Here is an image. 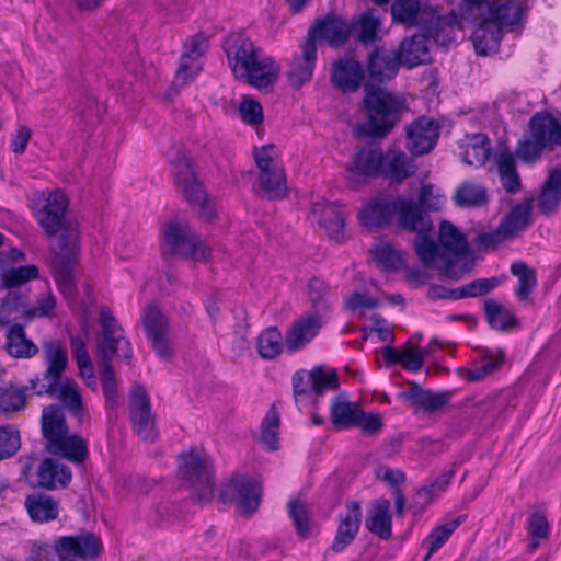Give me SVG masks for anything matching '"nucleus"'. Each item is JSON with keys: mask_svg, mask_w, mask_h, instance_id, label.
I'll list each match as a JSON object with an SVG mask.
<instances>
[{"mask_svg": "<svg viewBox=\"0 0 561 561\" xmlns=\"http://www.w3.org/2000/svg\"><path fill=\"white\" fill-rule=\"evenodd\" d=\"M439 137V125L432 118L419 117L407 128V148L414 156L430 152Z\"/></svg>", "mask_w": 561, "mask_h": 561, "instance_id": "obj_17", "label": "nucleus"}, {"mask_svg": "<svg viewBox=\"0 0 561 561\" xmlns=\"http://www.w3.org/2000/svg\"><path fill=\"white\" fill-rule=\"evenodd\" d=\"M496 171L502 187L510 194H516L522 187L520 176L517 172L513 153L503 151L496 157Z\"/></svg>", "mask_w": 561, "mask_h": 561, "instance_id": "obj_43", "label": "nucleus"}, {"mask_svg": "<svg viewBox=\"0 0 561 561\" xmlns=\"http://www.w3.org/2000/svg\"><path fill=\"white\" fill-rule=\"evenodd\" d=\"M308 297L312 308L319 313H325L331 309V291L324 280L313 277L308 284Z\"/></svg>", "mask_w": 561, "mask_h": 561, "instance_id": "obj_53", "label": "nucleus"}, {"mask_svg": "<svg viewBox=\"0 0 561 561\" xmlns=\"http://www.w3.org/2000/svg\"><path fill=\"white\" fill-rule=\"evenodd\" d=\"M561 199V169L553 168L538 198V207L545 215H550L556 211Z\"/></svg>", "mask_w": 561, "mask_h": 561, "instance_id": "obj_42", "label": "nucleus"}, {"mask_svg": "<svg viewBox=\"0 0 561 561\" xmlns=\"http://www.w3.org/2000/svg\"><path fill=\"white\" fill-rule=\"evenodd\" d=\"M222 48L237 79L255 88L268 87L277 80L279 66L245 35H227Z\"/></svg>", "mask_w": 561, "mask_h": 561, "instance_id": "obj_3", "label": "nucleus"}, {"mask_svg": "<svg viewBox=\"0 0 561 561\" xmlns=\"http://www.w3.org/2000/svg\"><path fill=\"white\" fill-rule=\"evenodd\" d=\"M43 360L46 370L42 378L31 381V388L36 394H54L62 373L68 366V355L62 343L57 340H45L42 343Z\"/></svg>", "mask_w": 561, "mask_h": 561, "instance_id": "obj_9", "label": "nucleus"}, {"mask_svg": "<svg viewBox=\"0 0 561 561\" xmlns=\"http://www.w3.org/2000/svg\"><path fill=\"white\" fill-rule=\"evenodd\" d=\"M68 198L62 191L49 192L34 216L48 237L58 236L57 253L53 262V277L66 299L75 294L73 271L80 253L78 224L66 217Z\"/></svg>", "mask_w": 561, "mask_h": 561, "instance_id": "obj_1", "label": "nucleus"}, {"mask_svg": "<svg viewBox=\"0 0 561 561\" xmlns=\"http://www.w3.org/2000/svg\"><path fill=\"white\" fill-rule=\"evenodd\" d=\"M25 405V393L13 386L0 388V411L9 413L23 409Z\"/></svg>", "mask_w": 561, "mask_h": 561, "instance_id": "obj_61", "label": "nucleus"}, {"mask_svg": "<svg viewBox=\"0 0 561 561\" xmlns=\"http://www.w3.org/2000/svg\"><path fill=\"white\" fill-rule=\"evenodd\" d=\"M371 253L375 261L386 270H397L403 263L401 253L389 243L375 245Z\"/></svg>", "mask_w": 561, "mask_h": 561, "instance_id": "obj_57", "label": "nucleus"}, {"mask_svg": "<svg viewBox=\"0 0 561 561\" xmlns=\"http://www.w3.org/2000/svg\"><path fill=\"white\" fill-rule=\"evenodd\" d=\"M54 550L59 561H93L103 550L101 538L93 533L61 536L54 541Z\"/></svg>", "mask_w": 561, "mask_h": 561, "instance_id": "obj_11", "label": "nucleus"}, {"mask_svg": "<svg viewBox=\"0 0 561 561\" xmlns=\"http://www.w3.org/2000/svg\"><path fill=\"white\" fill-rule=\"evenodd\" d=\"M360 407L348 401L345 396H335L330 405L331 422L339 430H348L355 427V422Z\"/></svg>", "mask_w": 561, "mask_h": 561, "instance_id": "obj_37", "label": "nucleus"}, {"mask_svg": "<svg viewBox=\"0 0 561 561\" xmlns=\"http://www.w3.org/2000/svg\"><path fill=\"white\" fill-rule=\"evenodd\" d=\"M100 327L96 337V352L101 358L100 380L105 400L114 409L118 405L119 396L112 359L116 356L130 364L133 353L130 343L108 308L103 307L100 311Z\"/></svg>", "mask_w": 561, "mask_h": 561, "instance_id": "obj_4", "label": "nucleus"}, {"mask_svg": "<svg viewBox=\"0 0 561 561\" xmlns=\"http://www.w3.org/2000/svg\"><path fill=\"white\" fill-rule=\"evenodd\" d=\"M253 158L255 164L259 169V172L271 171L273 169H283V167L277 161L278 159V150L277 148L270 144L259 148L253 149Z\"/></svg>", "mask_w": 561, "mask_h": 561, "instance_id": "obj_60", "label": "nucleus"}, {"mask_svg": "<svg viewBox=\"0 0 561 561\" xmlns=\"http://www.w3.org/2000/svg\"><path fill=\"white\" fill-rule=\"evenodd\" d=\"M485 317L492 329L503 331L516 324L513 311L494 299L484 301Z\"/></svg>", "mask_w": 561, "mask_h": 561, "instance_id": "obj_46", "label": "nucleus"}, {"mask_svg": "<svg viewBox=\"0 0 561 561\" xmlns=\"http://www.w3.org/2000/svg\"><path fill=\"white\" fill-rule=\"evenodd\" d=\"M525 10V3L522 0H492L486 2L481 14L500 27L512 30L522 23Z\"/></svg>", "mask_w": 561, "mask_h": 561, "instance_id": "obj_18", "label": "nucleus"}, {"mask_svg": "<svg viewBox=\"0 0 561 561\" xmlns=\"http://www.w3.org/2000/svg\"><path fill=\"white\" fill-rule=\"evenodd\" d=\"M42 433L48 453L76 465L82 463L88 458V442L79 435L69 433L60 408L50 405L43 410Z\"/></svg>", "mask_w": 561, "mask_h": 561, "instance_id": "obj_6", "label": "nucleus"}, {"mask_svg": "<svg viewBox=\"0 0 561 561\" xmlns=\"http://www.w3.org/2000/svg\"><path fill=\"white\" fill-rule=\"evenodd\" d=\"M462 160L473 167L483 165L491 154V142L483 134L466 136L462 145Z\"/></svg>", "mask_w": 561, "mask_h": 561, "instance_id": "obj_40", "label": "nucleus"}, {"mask_svg": "<svg viewBox=\"0 0 561 561\" xmlns=\"http://www.w3.org/2000/svg\"><path fill=\"white\" fill-rule=\"evenodd\" d=\"M38 275V267L34 264L8 268L0 273V286L5 289L16 290V287L36 279Z\"/></svg>", "mask_w": 561, "mask_h": 561, "instance_id": "obj_48", "label": "nucleus"}, {"mask_svg": "<svg viewBox=\"0 0 561 561\" xmlns=\"http://www.w3.org/2000/svg\"><path fill=\"white\" fill-rule=\"evenodd\" d=\"M382 167V150L376 146L362 148L353 158L348 168L353 176H377L380 175Z\"/></svg>", "mask_w": 561, "mask_h": 561, "instance_id": "obj_32", "label": "nucleus"}, {"mask_svg": "<svg viewBox=\"0 0 561 561\" xmlns=\"http://www.w3.org/2000/svg\"><path fill=\"white\" fill-rule=\"evenodd\" d=\"M7 350L16 358H31L37 354V346L26 337L21 324H13L7 333Z\"/></svg>", "mask_w": 561, "mask_h": 561, "instance_id": "obj_44", "label": "nucleus"}, {"mask_svg": "<svg viewBox=\"0 0 561 561\" xmlns=\"http://www.w3.org/2000/svg\"><path fill=\"white\" fill-rule=\"evenodd\" d=\"M59 392L58 397L60 401L72 410L75 413L80 412L82 408V399L79 391V387L75 381H65L57 386L56 392Z\"/></svg>", "mask_w": 561, "mask_h": 561, "instance_id": "obj_62", "label": "nucleus"}, {"mask_svg": "<svg viewBox=\"0 0 561 561\" xmlns=\"http://www.w3.org/2000/svg\"><path fill=\"white\" fill-rule=\"evenodd\" d=\"M288 515L299 537L307 538L310 535V517L306 504L300 500H291L288 503Z\"/></svg>", "mask_w": 561, "mask_h": 561, "instance_id": "obj_56", "label": "nucleus"}, {"mask_svg": "<svg viewBox=\"0 0 561 561\" xmlns=\"http://www.w3.org/2000/svg\"><path fill=\"white\" fill-rule=\"evenodd\" d=\"M531 204L529 201L514 206L511 211L501 221L502 228L512 238L518 232L525 230L530 224Z\"/></svg>", "mask_w": 561, "mask_h": 561, "instance_id": "obj_45", "label": "nucleus"}, {"mask_svg": "<svg viewBox=\"0 0 561 561\" xmlns=\"http://www.w3.org/2000/svg\"><path fill=\"white\" fill-rule=\"evenodd\" d=\"M400 397L408 400L411 405L422 408L426 412H435L449 401L448 393H435L419 386L401 392Z\"/></svg>", "mask_w": 561, "mask_h": 561, "instance_id": "obj_41", "label": "nucleus"}, {"mask_svg": "<svg viewBox=\"0 0 561 561\" xmlns=\"http://www.w3.org/2000/svg\"><path fill=\"white\" fill-rule=\"evenodd\" d=\"M211 249L187 224L178 222V259L206 261Z\"/></svg>", "mask_w": 561, "mask_h": 561, "instance_id": "obj_21", "label": "nucleus"}, {"mask_svg": "<svg viewBox=\"0 0 561 561\" xmlns=\"http://www.w3.org/2000/svg\"><path fill=\"white\" fill-rule=\"evenodd\" d=\"M391 14L396 22L409 27L419 26L431 30L438 25V11L417 0H394L391 5Z\"/></svg>", "mask_w": 561, "mask_h": 561, "instance_id": "obj_14", "label": "nucleus"}, {"mask_svg": "<svg viewBox=\"0 0 561 561\" xmlns=\"http://www.w3.org/2000/svg\"><path fill=\"white\" fill-rule=\"evenodd\" d=\"M25 508L33 522L48 523L58 517V503L45 494H32L25 499Z\"/></svg>", "mask_w": 561, "mask_h": 561, "instance_id": "obj_39", "label": "nucleus"}, {"mask_svg": "<svg viewBox=\"0 0 561 561\" xmlns=\"http://www.w3.org/2000/svg\"><path fill=\"white\" fill-rule=\"evenodd\" d=\"M390 506L389 500L378 499L371 503L365 518L367 530L382 540H387L392 536Z\"/></svg>", "mask_w": 561, "mask_h": 561, "instance_id": "obj_28", "label": "nucleus"}, {"mask_svg": "<svg viewBox=\"0 0 561 561\" xmlns=\"http://www.w3.org/2000/svg\"><path fill=\"white\" fill-rule=\"evenodd\" d=\"M415 165L408 156L398 150L382 152L380 175L391 182H402L414 173Z\"/></svg>", "mask_w": 561, "mask_h": 561, "instance_id": "obj_33", "label": "nucleus"}, {"mask_svg": "<svg viewBox=\"0 0 561 561\" xmlns=\"http://www.w3.org/2000/svg\"><path fill=\"white\" fill-rule=\"evenodd\" d=\"M462 520V516L457 517L453 520H449L448 523L438 525L430 533V535L423 541V546L427 548V554L425 556L424 561H428L431 556L445 545L450 535L458 528Z\"/></svg>", "mask_w": 561, "mask_h": 561, "instance_id": "obj_49", "label": "nucleus"}, {"mask_svg": "<svg viewBox=\"0 0 561 561\" xmlns=\"http://www.w3.org/2000/svg\"><path fill=\"white\" fill-rule=\"evenodd\" d=\"M314 376V397L322 396L328 390H335L339 387L337 374L332 368L317 366L312 368Z\"/></svg>", "mask_w": 561, "mask_h": 561, "instance_id": "obj_59", "label": "nucleus"}, {"mask_svg": "<svg viewBox=\"0 0 561 561\" xmlns=\"http://www.w3.org/2000/svg\"><path fill=\"white\" fill-rule=\"evenodd\" d=\"M502 27H500L483 14H479V22L474 28L471 41L477 54L488 55L495 51L502 38Z\"/></svg>", "mask_w": 561, "mask_h": 561, "instance_id": "obj_30", "label": "nucleus"}, {"mask_svg": "<svg viewBox=\"0 0 561 561\" xmlns=\"http://www.w3.org/2000/svg\"><path fill=\"white\" fill-rule=\"evenodd\" d=\"M19 432L12 426H0V459L12 457L20 448Z\"/></svg>", "mask_w": 561, "mask_h": 561, "instance_id": "obj_63", "label": "nucleus"}, {"mask_svg": "<svg viewBox=\"0 0 561 561\" xmlns=\"http://www.w3.org/2000/svg\"><path fill=\"white\" fill-rule=\"evenodd\" d=\"M398 225L415 232L414 250L419 260L427 267L439 270L446 277L459 279L472 268V261L460 270L453 265V257L443 247L430 238L433 221L413 201H401L398 206Z\"/></svg>", "mask_w": 561, "mask_h": 561, "instance_id": "obj_2", "label": "nucleus"}, {"mask_svg": "<svg viewBox=\"0 0 561 561\" xmlns=\"http://www.w3.org/2000/svg\"><path fill=\"white\" fill-rule=\"evenodd\" d=\"M401 201L390 203L386 198L370 199L358 213L360 225L368 229H378L386 226L394 213L398 215L397 206Z\"/></svg>", "mask_w": 561, "mask_h": 561, "instance_id": "obj_24", "label": "nucleus"}, {"mask_svg": "<svg viewBox=\"0 0 561 561\" xmlns=\"http://www.w3.org/2000/svg\"><path fill=\"white\" fill-rule=\"evenodd\" d=\"M400 67L398 54L386 48H376L369 56L367 70L376 82L389 81L396 77Z\"/></svg>", "mask_w": 561, "mask_h": 561, "instance_id": "obj_26", "label": "nucleus"}, {"mask_svg": "<svg viewBox=\"0 0 561 561\" xmlns=\"http://www.w3.org/2000/svg\"><path fill=\"white\" fill-rule=\"evenodd\" d=\"M257 192L268 199H283L287 196L288 187L284 169L259 172Z\"/></svg>", "mask_w": 561, "mask_h": 561, "instance_id": "obj_35", "label": "nucleus"}, {"mask_svg": "<svg viewBox=\"0 0 561 561\" xmlns=\"http://www.w3.org/2000/svg\"><path fill=\"white\" fill-rule=\"evenodd\" d=\"M368 121L363 126V131L370 137L386 136L404 108V99L390 92L377 89L367 90L364 99Z\"/></svg>", "mask_w": 561, "mask_h": 561, "instance_id": "obj_7", "label": "nucleus"}, {"mask_svg": "<svg viewBox=\"0 0 561 561\" xmlns=\"http://www.w3.org/2000/svg\"><path fill=\"white\" fill-rule=\"evenodd\" d=\"M311 213L329 238L340 239L343 236L344 216L339 204L328 202L314 203Z\"/></svg>", "mask_w": 561, "mask_h": 561, "instance_id": "obj_25", "label": "nucleus"}, {"mask_svg": "<svg viewBox=\"0 0 561 561\" xmlns=\"http://www.w3.org/2000/svg\"><path fill=\"white\" fill-rule=\"evenodd\" d=\"M546 148L548 147L530 134L518 141L515 153L522 161L534 163L539 160Z\"/></svg>", "mask_w": 561, "mask_h": 561, "instance_id": "obj_58", "label": "nucleus"}, {"mask_svg": "<svg viewBox=\"0 0 561 561\" xmlns=\"http://www.w3.org/2000/svg\"><path fill=\"white\" fill-rule=\"evenodd\" d=\"M31 306L28 296L21 290H9L0 302V322L8 324L11 321H30Z\"/></svg>", "mask_w": 561, "mask_h": 561, "instance_id": "obj_34", "label": "nucleus"}, {"mask_svg": "<svg viewBox=\"0 0 561 561\" xmlns=\"http://www.w3.org/2000/svg\"><path fill=\"white\" fill-rule=\"evenodd\" d=\"M293 391L296 403L301 407L313 400L314 376L311 370H298L291 378Z\"/></svg>", "mask_w": 561, "mask_h": 561, "instance_id": "obj_52", "label": "nucleus"}, {"mask_svg": "<svg viewBox=\"0 0 561 561\" xmlns=\"http://www.w3.org/2000/svg\"><path fill=\"white\" fill-rule=\"evenodd\" d=\"M511 272L518 278V285L514 290L516 297L522 301L527 300L537 286L535 270L523 261H515L511 265Z\"/></svg>", "mask_w": 561, "mask_h": 561, "instance_id": "obj_47", "label": "nucleus"}, {"mask_svg": "<svg viewBox=\"0 0 561 561\" xmlns=\"http://www.w3.org/2000/svg\"><path fill=\"white\" fill-rule=\"evenodd\" d=\"M262 488L252 478L236 476L222 488L219 499L224 503L236 502L242 515H251L261 503Z\"/></svg>", "mask_w": 561, "mask_h": 561, "instance_id": "obj_12", "label": "nucleus"}, {"mask_svg": "<svg viewBox=\"0 0 561 561\" xmlns=\"http://www.w3.org/2000/svg\"><path fill=\"white\" fill-rule=\"evenodd\" d=\"M400 64L408 68L425 64L430 60L427 39L423 35H414L402 41L398 54Z\"/></svg>", "mask_w": 561, "mask_h": 561, "instance_id": "obj_36", "label": "nucleus"}, {"mask_svg": "<svg viewBox=\"0 0 561 561\" xmlns=\"http://www.w3.org/2000/svg\"><path fill=\"white\" fill-rule=\"evenodd\" d=\"M280 419L277 410L272 407L261 422L260 443L270 450L278 448Z\"/></svg>", "mask_w": 561, "mask_h": 561, "instance_id": "obj_51", "label": "nucleus"}, {"mask_svg": "<svg viewBox=\"0 0 561 561\" xmlns=\"http://www.w3.org/2000/svg\"><path fill=\"white\" fill-rule=\"evenodd\" d=\"M364 79L362 65L353 59H340L332 66L331 81L343 92H355Z\"/></svg>", "mask_w": 561, "mask_h": 561, "instance_id": "obj_27", "label": "nucleus"}, {"mask_svg": "<svg viewBox=\"0 0 561 561\" xmlns=\"http://www.w3.org/2000/svg\"><path fill=\"white\" fill-rule=\"evenodd\" d=\"M362 524V507L356 501L346 505V513L340 516L336 535L331 545L334 552H341L348 547L357 536Z\"/></svg>", "mask_w": 561, "mask_h": 561, "instance_id": "obj_22", "label": "nucleus"}, {"mask_svg": "<svg viewBox=\"0 0 561 561\" xmlns=\"http://www.w3.org/2000/svg\"><path fill=\"white\" fill-rule=\"evenodd\" d=\"M242 121L251 126H259L263 123L264 115L262 105L250 98H244L239 106Z\"/></svg>", "mask_w": 561, "mask_h": 561, "instance_id": "obj_64", "label": "nucleus"}, {"mask_svg": "<svg viewBox=\"0 0 561 561\" xmlns=\"http://www.w3.org/2000/svg\"><path fill=\"white\" fill-rule=\"evenodd\" d=\"M438 238L443 249L447 251V253H450L455 268H457V264L460 261H465L463 266L469 264L471 260L472 265L474 264V260L469 251L466 238L456 226L448 221L442 222Z\"/></svg>", "mask_w": 561, "mask_h": 561, "instance_id": "obj_23", "label": "nucleus"}, {"mask_svg": "<svg viewBox=\"0 0 561 561\" xmlns=\"http://www.w3.org/2000/svg\"><path fill=\"white\" fill-rule=\"evenodd\" d=\"M300 49L301 53L293 57L287 72L289 84L296 89L311 80L317 62V44L305 39Z\"/></svg>", "mask_w": 561, "mask_h": 561, "instance_id": "obj_19", "label": "nucleus"}, {"mask_svg": "<svg viewBox=\"0 0 561 561\" xmlns=\"http://www.w3.org/2000/svg\"><path fill=\"white\" fill-rule=\"evenodd\" d=\"M257 352L264 359L276 358L283 348V336L280 331L276 327H270L265 329L257 336Z\"/></svg>", "mask_w": 561, "mask_h": 561, "instance_id": "obj_50", "label": "nucleus"}, {"mask_svg": "<svg viewBox=\"0 0 561 561\" xmlns=\"http://www.w3.org/2000/svg\"><path fill=\"white\" fill-rule=\"evenodd\" d=\"M322 324V314H308L296 320L285 335L287 351L295 353L304 348L318 334Z\"/></svg>", "mask_w": 561, "mask_h": 561, "instance_id": "obj_20", "label": "nucleus"}, {"mask_svg": "<svg viewBox=\"0 0 561 561\" xmlns=\"http://www.w3.org/2000/svg\"><path fill=\"white\" fill-rule=\"evenodd\" d=\"M353 31L352 25L342 16L329 13L318 19L309 28L306 41L314 43L324 42L331 47H341L350 38Z\"/></svg>", "mask_w": 561, "mask_h": 561, "instance_id": "obj_15", "label": "nucleus"}, {"mask_svg": "<svg viewBox=\"0 0 561 561\" xmlns=\"http://www.w3.org/2000/svg\"><path fill=\"white\" fill-rule=\"evenodd\" d=\"M71 479L69 467L51 458L44 459L37 468V484L44 489L65 488Z\"/></svg>", "mask_w": 561, "mask_h": 561, "instance_id": "obj_31", "label": "nucleus"}, {"mask_svg": "<svg viewBox=\"0 0 561 561\" xmlns=\"http://www.w3.org/2000/svg\"><path fill=\"white\" fill-rule=\"evenodd\" d=\"M486 187L473 181H463L455 190L453 201L461 208L482 207L488 203Z\"/></svg>", "mask_w": 561, "mask_h": 561, "instance_id": "obj_38", "label": "nucleus"}, {"mask_svg": "<svg viewBox=\"0 0 561 561\" xmlns=\"http://www.w3.org/2000/svg\"><path fill=\"white\" fill-rule=\"evenodd\" d=\"M178 181H181L184 197L198 218L205 221L215 219L216 202L197 179L193 161L186 154L178 156Z\"/></svg>", "mask_w": 561, "mask_h": 561, "instance_id": "obj_8", "label": "nucleus"}, {"mask_svg": "<svg viewBox=\"0 0 561 561\" xmlns=\"http://www.w3.org/2000/svg\"><path fill=\"white\" fill-rule=\"evenodd\" d=\"M455 471L448 470L442 473L434 482L428 485H425L417 490L415 495V502L420 503L422 506L428 505L432 500L443 492L446 491L449 485L451 479L454 478Z\"/></svg>", "mask_w": 561, "mask_h": 561, "instance_id": "obj_55", "label": "nucleus"}, {"mask_svg": "<svg viewBox=\"0 0 561 561\" xmlns=\"http://www.w3.org/2000/svg\"><path fill=\"white\" fill-rule=\"evenodd\" d=\"M129 405L134 431L142 440H153L157 437V430L150 410V400L142 386L133 387Z\"/></svg>", "mask_w": 561, "mask_h": 561, "instance_id": "obj_16", "label": "nucleus"}, {"mask_svg": "<svg viewBox=\"0 0 561 561\" xmlns=\"http://www.w3.org/2000/svg\"><path fill=\"white\" fill-rule=\"evenodd\" d=\"M529 131L548 148L561 145V124L548 112L536 113L529 121Z\"/></svg>", "mask_w": 561, "mask_h": 561, "instance_id": "obj_29", "label": "nucleus"}, {"mask_svg": "<svg viewBox=\"0 0 561 561\" xmlns=\"http://www.w3.org/2000/svg\"><path fill=\"white\" fill-rule=\"evenodd\" d=\"M353 30L357 32V39L363 43H371L376 39L380 27V20L369 10L364 12L354 24Z\"/></svg>", "mask_w": 561, "mask_h": 561, "instance_id": "obj_54", "label": "nucleus"}, {"mask_svg": "<svg viewBox=\"0 0 561 561\" xmlns=\"http://www.w3.org/2000/svg\"><path fill=\"white\" fill-rule=\"evenodd\" d=\"M201 504L214 499L215 483L210 457L203 450L190 448L178 457V491Z\"/></svg>", "mask_w": 561, "mask_h": 561, "instance_id": "obj_5", "label": "nucleus"}, {"mask_svg": "<svg viewBox=\"0 0 561 561\" xmlns=\"http://www.w3.org/2000/svg\"><path fill=\"white\" fill-rule=\"evenodd\" d=\"M142 324L146 336L161 360L172 358V340L167 317L156 306H148L142 312Z\"/></svg>", "mask_w": 561, "mask_h": 561, "instance_id": "obj_13", "label": "nucleus"}, {"mask_svg": "<svg viewBox=\"0 0 561 561\" xmlns=\"http://www.w3.org/2000/svg\"><path fill=\"white\" fill-rule=\"evenodd\" d=\"M208 48V37L202 32L190 35L183 41L178 60V88L195 81L203 69Z\"/></svg>", "mask_w": 561, "mask_h": 561, "instance_id": "obj_10", "label": "nucleus"}]
</instances>
